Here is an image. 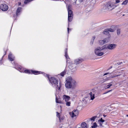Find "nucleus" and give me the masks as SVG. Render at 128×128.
Wrapping results in <instances>:
<instances>
[{
    "mask_svg": "<svg viewBox=\"0 0 128 128\" xmlns=\"http://www.w3.org/2000/svg\"><path fill=\"white\" fill-rule=\"evenodd\" d=\"M76 82L71 77L69 76L66 79L65 87L67 88H73L76 85Z\"/></svg>",
    "mask_w": 128,
    "mask_h": 128,
    "instance_id": "f257e3e1",
    "label": "nucleus"
},
{
    "mask_svg": "<svg viewBox=\"0 0 128 128\" xmlns=\"http://www.w3.org/2000/svg\"><path fill=\"white\" fill-rule=\"evenodd\" d=\"M15 68L21 72H24L26 73L29 74H42V72L36 71H34L30 70H24V68L20 66H18L16 64Z\"/></svg>",
    "mask_w": 128,
    "mask_h": 128,
    "instance_id": "f03ea898",
    "label": "nucleus"
},
{
    "mask_svg": "<svg viewBox=\"0 0 128 128\" xmlns=\"http://www.w3.org/2000/svg\"><path fill=\"white\" fill-rule=\"evenodd\" d=\"M42 73L44 76H47L50 82L53 87H55L56 90H60V85L59 86L58 84V81L54 77H51L50 78L48 75L44 73Z\"/></svg>",
    "mask_w": 128,
    "mask_h": 128,
    "instance_id": "7ed1b4c3",
    "label": "nucleus"
},
{
    "mask_svg": "<svg viewBox=\"0 0 128 128\" xmlns=\"http://www.w3.org/2000/svg\"><path fill=\"white\" fill-rule=\"evenodd\" d=\"M106 50V48L105 46L101 47H98L95 49L94 52L98 56H100L104 54Z\"/></svg>",
    "mask_w": 128,
    "mask_h": 128,
    "instance_id": "20e7f679",
    "label": "nucleus"
},
{
    "mask_svg": "<svg viewBox=\"0 0 128 128\" xmlns=\"http://www.w3.org/2000/svg\"><path fill=\"white\" fill-rule=\"evenodd\" d=\"M116 6L114 4V3L110 2L107 3L105 6L106 9L111 10L114 8Z\"/></svg>",
    "mask_w": 128,
    "mask_h": 128,
    "instance_id": "39448f33",
    "label": "nucleus"
},
{
    "mask_svg": "<svg viewBox=\"0 0 128 128\" xmlns=\"http://www.w3.org/2000/svg\"><path fill=\"white\" fill-rule=\"evenodd\" d=\"M68 25H69V22H71L73 18V14L72 10H68Z\"/></svg>",
    "mask_w": 128,
    "mask_h": 128,
    "instance_id": "423d86ee",
    "label": "nucleus"
},
{
    "mask_svg": "<svg viewBox=\"0 0 128 128\" xmlns=\"http://www.w3.org/2000/svg\"><path fill=\"white\" fill-rule=\"evenodd\" d=\"M68 65L69 66V68L71 70H72L73 71H75L76 70L77 66L74 63L72 64L70 62V63L68 64Z\"/></svg>",
    "mask_w": 128,
    "mask_h": 128,
    "instance_id": "0eeeda50",
    "label": "nucleus"
},
{
    "mask_svg": "<svg viewBox=\"0 0 128 128\" xmlns=\"http://www.w3.org/2000/svg\"><path fill=\"white\" fill-rule=\"evenodd\" d=\"M78 111L77 110H74L72 112H70V116L72 118L78 115Z\"/></svg>",
    "mask_w": 128,
    "mask_h": 128,
    "instance_id": "6e6552de",
    "label": "nucleus"
},
{
    "mask_svg": "<svg viewBox=\"0 0 128 128\" xmlns=\"http://www.w3.org/2000/svg\"><path fill=\"white\" fill-rule=\"evenodd\" d=\"M110 34L108 38H106L103 40H99V44H104L108 42L110 40L109 38L110 37Z\"/></svg>",
    "mask_w": 128,
    "mask_h": 128,
    "instance_id": "1a4fd4ad",
    "label": "nucleus"
},
{
    "mask_svg": "<svg viewBox=\"0 0 128 128\" xmlns=\"http://www.w3.org/2000/svg\"><path fill=\"white\" fill-rule=\"evenodd\" d=\"M56 96V102L57 103L63 104V101L62 100V99L59 95L57 94H55Z\"/></svg>",
    "mask_w": 128,
    "mask_h": 128,
    "instance_id": "9d476101",
    "label": "nucleus"
},
{
    "mask_svg": "<svg viewBox=\"0 0 128 128\" xmlns=\"http://www.w3.org/2000/svg\"><path fill=\"white\" fill-rule=\"evenodd\" d=\"M116 46V44H109L108 45L107 47H106V49L108 48L109 50H113L115 48Z\"/></svg>",
    "mask_w": 128,
    "mask_h": 128,
    "instance_id": "9b49d317",
    "label": "nucleus"
},
{
    "mask_svg": "<svg viewBox=\"0 0 128 128\" xmlns=\"http://www.w3.org/2000/svg\"><path fill=\"white\" fill-rule=\"evenodd\" d=\"M8 8V6L5 4H2L0 6V8L3 11L7 10Z\"/></svg>",
    "mask_w": 128,
    "mask_h": 128,
    "instance_id": "f8f14e48",
    "label": "nucleus"
},
{
    "mask_svg": "<svg viewBox=\"0 0 128 128\" xmlns=\"http://www.w3.org/2000/svg\"><path fill=\"white\" fill-rule=\"evenodd\" d=\"M82 61V59L80 58H77L74 60V64L78 66L79 64L81 63Z\"/></svg>",
    "mask_w": 128,
    "mask_h": 128,
    "instance_id": "ddd939ff",
    "label": "nucleus"
},
{
    "mask_svg": "<svg viewBox=\"0 0 128 128\" xmlns=\"http://www.w3.org/2000/svg\"><path fill=\"white\" fill-rule=\"evenodd\" d=\"M67 49L66 48V50H65V56L66 57V62L67 63V64H70V59L69 58V57L68 54L67 53Z\"/></svg>",
    "mask_w": 128,
    "mask_h": 128,
    "instance_id": "4468645a",
    "label": "nucleus"
},
{
    "mask_svg": "<svg viewBox=\"0 0 128 128\" xmlns=\"http://www.w3.org/2000/svg\"><path fill=\"white\" fill-rule=\"evenodd\" d=\"M96 92L95 90H94L90 93L91 99L92 100H93L95 98L94 95L96 93Z\"/></svg>",
    "mask_w": 128,
    "mask_h": 128,
    "instance_id": "2eb2a0df",
    "label": "nucleus"
},
{
    "mask_svg": "<svg viewBox=\"0 0 128 128\" xmlns=\"http://www.w3.org/2000/svg\"><path fill=\"white\" fill-rule=\"evenodd\" d=\"M22 11V8L20 7L18 8L17 9L16 12V16H14V18H16V16L19 15L20 14L21 12Z\"/></svg>",
    "mask_w": 128,
    "mask_h": 128,
    "instance_id": "dca6fc26",
    "label": "nucleus"
},
{
    "mask_svg": "<svg viewBox=\"0 0 128 128\" xmlns=\"http://www.w3.org/2000/svg\"><path fill=\"white\" fill-rule=\"evenodd\" d=\"M8 58L10 60L12 61L14 60L15 57L10 52L8 55Z\"/></svg>",
    "mask_w": 128,
    "mask_h": 128,
    "instance_id": "f3484780",
    "label": "nucleus"
},
{
    "mask_svg": "<svg viewBox=\"0 0 128 128\" xmlns=\"http://www.w3.org/2000/svg\"><path fill=\"white\" fill-rule=\"evenodd\" d=\"M63 100H64L66 102L68 101L70 99V97L68 96L65 95H63L62 96Z\"/></svg>",
    "mask_w": 128,
    "mask_h": 128,
    "instance_id": "a211bd4d",
    "label": "nucleus"
},
{
    "mask_svg": "<svg viewBox=\"0 0 128 128\" xmlns=\"http://www.w3.org/2000/svg\"><path fill=\"white\" fill-rule=\"evenodd\" d=\"M82 128H87V124L85 122H82L81 124Z\"/></svg>",
    "mask_w": 128,
    "mask_h": 128,
    "instance_id": "6ab92c4d",
    "label": "nucleus"
},
{
    "mask_svg": "<svg viewBox=\"0 0 128 128\" xmlns=\"http://www.w3.org/2000/svg\"><path fill=\"white\" fill-rule=\"evenodd\" d=\"M104 122V120H103L101 118L100 119L98 120V122L100 124V126H102V123Z\"/></svg>",
    "mask_w": 128,
    "mask_h": 128,
    "instance_id": "aec40b11",
    "label": "nucleus"
},
{
    "mask_svg": "<svg viewBox=\"0 0 128 128\" xmlns=\"http://www.w3.org/2000/svg\"><path fill=\"white\" fill-rule=\"evenodd\" d=\"M95 118H96L95 117V116L93 117L92 118H91L90 119L88 120L87 122H90L91 123H92V121L94 120L95 119Z\"/></svg>",
    "mask_w": 128,
    "mask_h": 128,
    "instance_id": "412c9836",
    "label": "nucleus"
},
{
    "mask_svg": "<svg viewBox=\"0 0 128 128\" xmlns=\"http://www.w3.org/2000/svg\"><path fill=\"white\" fill-rule=\"evenodd\" d=\"M107 30L108 32H113L114 31L115 29L112 27L110 28H107Z\"/></svg>",
    "mask_w": 128,
    "mask_h": 128,
    "instance_id": "4be33fe9",
    "label": "nucleus"
},
{
    "mask_svg": "<svg viewBox=\"0 0 128 128\" xmlns=\"http://www.w3.org/2000/svg\"><path fill=\"white\" fill-rule=\"evenodd\" d=\"M112 85V84H111V83H108L107 84V85L105 86V88H108Z\"/></svg>",
    "mask_w": 128,
    "mask_h": 128,
    "instance_id": "5701e85b",
    "label": "nucleus"
},
{
    "mask_svg": "<svg viewBox=\"0 0 128 128\" xmlns=\"http://www.w3.org/2000/svg\"><path fill=\"white\" fill-rule=\"evenodd\" d=\"M108 31L107 29H105L104 31L103 32V33L104 34L107 35L108 34Z\"/></svg>",
    "mask_w": 128,
    "mask_h": 128,
    "instance_id": "b1692460",
    "label": "nucleus"
},
{
    "mask_svg": "<svg viewBox=\"0 0 128 128\" xmlns=\"http://www.w3.org/2000/svg\"><path fill=\"white\" fill-rule=\"evenodd\" d=\"M72 6L70 4H69L68 5V7H67V10H72Z\"/></svg>",
    "mask_w": 128,
    "mask_h": 128,
    "instance_id": "393cba45",
    "label": "nucleus"
},
{
    "mask_svg": "<svg viewBox=\"0 0 128 128\" xmlns=\"http://www.w3.org/2000/svg\"><path fill=\"white\" fill-rule=\"evenodd\" d=\"M66 70H65L64 71L62 72L60 74V75L62 76H63L66 74Z\"/></svg>",
    "mask_w": 128,
    "mask_h": 128,
    "instance_id": "a878e982",
    "label": "nucleus"
},
{
    "mask_svg": "<svg viewBox=\"0 0 128 128\" xmlns=\"http://www.w3.org/2000/svg\"><path fill=\"white\" fill-rule=\"evenodd\" d=\"M128 2V0H126L125 1H124V2H123L122 4V5H126V4Z\"/></svg>",
    "mask_w": 128,
    "mask_h": 128,
    "instance_id": "bb28decb",
    "label": "nucleus"
},
{
    "mask_svg": "<svg viewBox=\"0 0 128 128\" xmlns=\"http://www.w3.org/2000/svg\"><path fill=\"white\" fill-rule=\"evenodd\" d=\"M66 105L67 106H69L70 105L71 102L68 101L66 102Z\"/></svg>",
    "mask_w": 128,
    "mask_h": 128,
    "instance_id": "cd10ccee",
    "label": "nucleus"
},
{
    "mask_svg": "<svg viewBox=\"0 0 128 128\" xmlns=\"http://www.w3.org/2000/svg\"><path fill=\"white\" fill-rule=\"evenodd\" d=\"M120 29H118L117 30V34L118 35H120Z\"/></svg>",
    "mask_w": 128,
    "mask_h": 128,
    "instance_id": "c85d7f7f",
    "label": "nucleus"
},
{
    "mask_svg": "<svg viewBox=\"0 0 128 128\" xmlns=\"http://www.w3.org/2000/svg\"><path fill=\"white\" fill-rule=\"evenodd\" d=\"M97 126V125L96 123V122H94L93 124V126H92V128H95Z\"/></svg>",
    "mask_w": 128,
    "mask_h": 128,
    "instance_id": "c756f323",
    "label": "nucleus"
},
{
    "mask_svg": "<svg viewBox=\"0 0 128 128\" xmlns=\"http://www.w3.org/2000/svg\"><path fill=\"white\" fill-rule=\"evenodd\" d=\"M56 116L59 118V120H60V113L58 112H56Z\"/></svg>",
    "mask_w": 128,
    "mask_h": 128,
    "instance_id": "7c9ffc66",
    "label": "nucleus"
},
{
    "mask_svg": "<svg viewBox=\"0 0 128 128\" xmlns=\"http://www.w3.org/2000/svg\"><path fill=\"white\" fill-rule=\"evenodd\" d=\"M120 2V0H116L115 2L114 3V4H117L119 3Z\"/></svg>",
    "mask_w": 128,
    "mask_h": 128,
    "instance_id": "2f4dec72",
    "label": "nucleus"
},
{
    "mask_svg": "<svg viewBox=\"0 0 128 128\" xmlns=\"http://www.w3.org/2000/svg\"><path fill=\"white\" fill-rule=\"evenodd\" d=\"M94 41L91 40V41L90 43V44L91 45H92L93 44Z\"/></svg>",
    "mask_w": 128,
    "mask_h": 128,
    "instance_id": "473e14b6",
    "label": "nucleus"
},
{
    "mask_svg": "<svg viewBox=\"0 0 128 128\" xmlns=\"http://www.w3.org/2000/svg\"><path fill=\"white\" fill-rule=\"evenodd\" d=\"M113 73V72H111V73H110L109 72H107V73H106L105 74H104V75L103 76H105V75H106L107 74H112V73Z\"/></svg>",
    "mask_w": 128,
    "mask_h": 128,
    "instance_id": "72a5a7b5",
    "label": "nucleus"
},
{
    "mask_svg": "<svg viewBox=\"0 0 128 128\" xmlns=\"http://www.w3.org/2000/svg\"><path fill=\"white\" fill-rule=\"evenodd\" d=\"M95 38L96 37L95 36H93L92 37V40L94 41Z\"/></svg>",
    "mask_w": 128,
    "mask_h": 128,
    "instance_id": "f704fd0d",
    "label": "nucleus"
},
{
    "mask_svg": "<svg viewBox=\"0 0 128 128\" xmlns=\"http://www.w3.org/2000/svg\"><path fill=\"white\" fill-rule=\"evenodd\" d=\"M69 1V0H65V3L66 4H67L68 3V2Z\"/></svg>",
    "mask_w": 128,
    "mask_h": 128,
    "instance_id": "c9c22d12",
    "label": "nucleus"
},
{
    "mask_svg": "<svg viewBox=\"0 0 128 128\" xmlns=\"http://www.w3.org/2000/svg\"><path fill=\"white\" fill-rule=\"evenodd\" d=\"M112 90H108V91L107 92H106V93H104V94H106V93H108V92H110V91H111Z\"/></svg>",
    "mask_w": 128,
    "mask_h": 128,
    "instance_id": "e433bc0d",
    "label": "nucleus"
},
{
    "mask_svg": "<svg viewBox=\"0 0 128 128\" xmlns=\"http://www.w3.org/2000/svg\"><path fill=\"white\" fill-rule=\"evenodd\" d=\"M69 30H70V31H71V30L70 29H69V28H68V33H69Z\"/></svg>",
    "mask_w": 128,
    "mask_h": 128,
    "instance_id": "4c0bfd02",
    "label": "nucleus"
},
{
    "mask_svg": "<svg viewBox=\"0 0 128 128\" xmlns=\"http://www.w3.org/2000/svg\"><path fill=\"white\" fill-rule=\"evenodd\" d=\"M117 77V76L116 75H115V76H112L111 78H114V77Z\"/></svg>",
    "mask_w": 128,
    "mask_h": 128,
    "instance_id": "58836bf2",
    "label": "nucleus"
},
{
    "mask_svg": "<svg viewBox=\"0 0 128 128\" xmlns=\"http://www.w3.org/2000/svg\"><path fill=\"white\" fill-rule=\"evenodd\" d=\"M21 2H18V4L19 6L21 4Z\"/></svg>",
    "mask_w": 128,
    "mask_h": 128,
    "instance_id": "ea45409f",
    "label": "nucleus"
},
{
    "mask_svg": "<svg viewBox=\"0 0 128 128\" xmlns=\"http://www.w3.org/2000/svg\"><path fill=\"white\" fill-rule=\"evenodd\" d=\"M112 66H111L110 67V68H109L108 70L111 68H112Z\"/></svg>",
    "mask_w": 128,
    "mask_h": 128,
    "instance_id": "a19ab883",
    "label": "nucleus"
},
{
    "mask_svg": "<svg viewBox=\"0 0 128 128\" xmlns=\"http://www.w3.org/2000/svg\"><path fill=\"white\" fill-rule=\"evenodd\" d=\"M120 75V74H118V75H116V76H119Z\"/></svg>",
    "mask_w": 128,
    "mask_h": 128,
    "instance_id": "79ce46f5",
    "label": "nucleus"
},
{
    "mask_svg": "<svg viewBox=\"0 0 128 128\" xmlns=\"http://www.w3.org/2000/svg\"><path fill=\"white\" fill-rule=\"evenodd\" d=\"M0 63L2 64V62L1 61H0Z\"/></svg>",
    "mask_w": 128,
    "mask_h": 128,
    "instance_id": "37998d69",
    "label": "nucleus"
},
{
    "mask_svg": "<svg viewBox=\"0 0 128 128\" xmlns=\"http://www.w3.org/2000/svg\"><path fill=\"white\" fill-rule=\"evenodd\" d=\"M126 116H128V115H126Z\"/></svg>",
    "mask_w": 128,
    "mask_h": 128,
    "instance_id": "c03bdc74",
    "label": "nucleus"
},
{
    "mask_svg": "<svg viewBox=\"0 0 128 128\" xmlns=\"http://www.w3.org/2000/svg\"><path fill=\"white\" fill-rule=\"evenodd\" d=\"M124 16V14H123V15H122V16Z\"/></svg>",
    "mask_w": 128,
    "mask_h": 128,
    "instance_id": "a18cd8bd",
    "label": "nucleus"
},
{
    "mask_svg": "<svg viewBox=\"0 0 128 128\" xmlns=\"http://www.w3.org/2000/svg\"><path fill=\"white\" fill-rule=\"evenodd\" d=\"M76 3V1H75V4Z\"/></svg>",
    "mask_w": 128,
    "mask_h": 128,
    "instance_id": "49530a36",
    "label": "nucleus"
}]
</instances>
